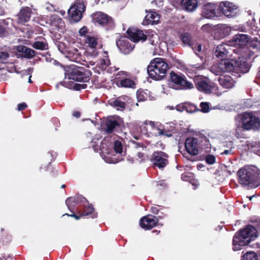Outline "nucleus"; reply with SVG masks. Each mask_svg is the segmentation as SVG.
Returning a JSON list of instances; mask_svg holds the SVG:
<instances>
[{
  "instance_id": "25",
  "label": "nucleus",
  "mask_w": 260,
  "mask_h": 260,
  "mask_svg": "<svg viewBox=\"0 0 260 260\" xmlns=\"http://www.w3.org/2000/svg\"><path fill=\"white\" fill-rule=\"evenodd\" d=\"M17 51L24 54V57L27 58H32L35 55V51L24 46H18Z\"/></svg>"
},
{
  "instance_id": "47",
  "label": "nucleus",
  "mask_w": 260,
  "mask_h": 260,
  "mask_svg": "<svg viewBox=\"0 0 260 260\" xmlns=\"http://www.w3.org/2000/svg\"><path fill=\"white\" fill-rule=\"evenodd\" d=\"M71 212H72V214H71L66 213V214H63L62 216L67 215V216H68L72 217L75 218V219L76 220H78V219H80L82 217L80 213H78L79 215H77V214H76L75 213L74 210H73Z\"/></svg>"
},
{
  "instance_id": "45",
  "label": "nucleus",
  "mask_w": 260,
  "mask_h": 260,
  "mask_svg": "<svg viewBox=\"0 0 260 260\" xmlns=\"http://www.w3.org/2000/svg\"><path fill=\"white\" fill-rule=\"evenodd\" d=\"M185 108L186 103H184L177 105L176 106L175 109L177 111L179 112H183L184 111H185Z\"/></svg>"
},
{
  "instance_id": "36",
  "label": "nucleus",
  "mask_w": 260,
  "mask_h": 260,
  "mask_svg": "<svg viewBox=\"0 0 260 260\" xmlns=\"http://www.w3.org/2000/svg\"><path fill=\"white\" fill-rule=\"evenodd\" d=\"M181 81V83L180 84L178 89H190L193 88V85L192 83L188 81L185 77Z\"/></svg>"
},
{
  "instance_id": "52",
  "label": "nucleus",
  "mask_w": 260,
  "mask_h": 260,
  "mask_svg": "<svg viewBox=\"0 0 260 260\" xmlns=\"http://www.w3.org/2000/svg\"><path fill=\"white\" fill-rule=\"evenodd\" d=\"M211 29V26L208 24H204L202 27V29L203 31H209Z\"/></svg>"
},
{
  "instance_id": "21",
  "label": "nucleus",
  "mask_w": 260,
  "mask_h": 260,
  "mask_svg": "<svg viewBox=\"0 0 260 260\" xmlns=\"http://www.w3.org/2000/svg\"><path fill=\"white\" fill-rule=\"evenodd\" d=\"M105 125L106 127L105 131L108 134H112L116 127L120 126L119 122L114 118L107 119L106 121Z\"/></svg>"
},
{
  "instance_id": "13",
  "label": "nucleus",
  "mask_w": 260,
  "mask_h": 260,
  "mask_svg": "<svg viewBox=\"0 0 260 260\" xmlns=\"http://www.w3.org/2000/svg\"><path fill=\"white\" fill-rule=\"evenodd\" d=\"M140 225L145 230H150L158 224V218L156 216L148 214L141 218Z\"/></svg>"
},
{
  "instance_id": "60",
  "label": "nucleus",
  "mask_w": 260,
  "mask_h": 260,
  "mask_svg": "<svg viewBox=\"0 0 260 260\" xmlns=\"http://www.w3.org/2000/svg\"><path fill=\"white\" fill-rule=\"evenodd\" d=\"M33 72V68H29L27 69L28 74H31Z\"/></svg>"
},
{
  "instance_id": "35",
  "label": "nucleus",
  "mask_w": 260,
  "mask_h": 260,
  "mask_svg": "<svg viewBox=\"0 0 260 260\" xmlns=\"http://www.w3.org/2000/svg\"><path fill=\"white\" fill-rule=\"evenodd\" d=\"M159 15L155 12L151 11L145 17L147 21L153 23L159 21Z\"/></svg>"
},
{
  "instance_id": "59",
  "label": "nucleus",
  "mask_w": 260,
  "mask_h": 260,
  "mask_svg": "<svg viewBox=\"0 0 260 260\" xmlns=\"http://www.w3.org/2000/svg\"><path fill=\"white\" fill-rule=\"evenodd\" d=\"M73 115L76 118H79L81 116V113L79 111H74L73 113Z\"/></svg>"
},
{
  "instance_id": "23",
  "label": "nucleus",
  "mask_w": 260,
  "mask_h": 260,
  "mask_svg": "<svg viewBox=\"0 0 260 260\" xmlns=\"http://www.w3.org/2000/svg\"><path fill=\"white\" fill-rule=\"evenodd\" d=\"M184 76L185 75L182 73L178 74L172 71L170 74V82L177 86L176 89H178L179 86Z\"/></svg>"
},
{
  "instance_id": "7",
  "label": "nucleus",
  "mask_w": 260,
  "mask_h": 260,
  "mask_svg": "<svg viewBox=\"0 0 260 260\" xmlns=\"http://www.w3.org/2000/svg\"><path fill=\"white\" fill-rule=\"evenodd\" d=\"M242 128L246 131H258L260 128V118L251 112H244L239 115Z\"/></svg>"
},
{
  "instance_id": "40",
  "label": "nucleus",
  "mask_w": 260,
  "mask_h": 260,
  "mask_svg": "<svg viewBox=\"0 0 260 260\" xmlns=\"http://www.w3.org/2000/svg\"><path fill=\"white\" fill-rule=\"evenodd\" d=\"M194 177V174L191 172H184L181 175V179L183 181L189 182L192 180Z\"/></svg>"
},
{
  "instance_id": "26",
  "label": "nucleus",
  "mask_w": 260,
  "mask_h": 260,
  "mask_svg": "<svg viewBox=\"0 0 260 260\" xmlns=\"http://www.w3.org/2000/svg\"><path fill=\"white\" fill-rule=\"evenodd\" d=\"M233 41L235 42V45L240 46H244L247 43L248 38L246 35L237 34L234 36Z\"/></svg>"
},
{
  "instance_id": "24",
  "label": "nucleus",
  "mask_w": 260,
  "mask_h": 260,
  "mask_svg": "<svg viewBox=\"0 0 260 260\" xmlns=\"http://www.w3.org/2000/svg\"><path fill=\"white\" fill-rule=\"evenodd\" d=\"M137 98L138 102L151 100L150 91L147 89H139L137 92Z\"/></svg>"
},
{
  "instance_id": "54",
  "label": "nucleus",
  "mask_w": 260,
  "mask_h": 260,
  "mask_svg": "<svg viewBox=\"0 0 260 260\" xmlns=\"http://www.w3.org/2000/svg\"><path fill=\"white\" fill-rule=\"evenodd\" d=\"M133 144L134 145V147L135 148L143 147V144L142 143L134 142Z\"/></svg>"
},
{
  "instance_id": "42",
  "label": "nucleus",
  "mask_w": 260,
  "mask_h": 260,
  "mask_svg": "<svg viewBox=\"0 0 260 260\" xmlns=\"http://www.w3.org/2000/svg\"><path fill=\"white\" fill-rule=\"evenodd\" d=\"M199 110L197 107L193 104L186 103L185 111L188 113H193Z\"/></svg>"
},
{
  "instance_id": "12",
  "label": "nucleus",
  "mask_w": 260,
  "mask_h": 260,
  "mask_svg": "<svg viewBox=\"0 0 260 260\" xmlns=\"http://www.w3.org/2000/svg\"><path fill=\"white\" fill-rule=\"evenodd\" d=\"M202 140L194 137H188L185 141V148L186 151L191 155L198 154L200 149V142Z\"/></svg>"
},
{
  "instance_id": "44",
  "label": "nucleus",
  "mask_w": 260,
  "mask_h": 260,
  "mask_svg": "<svg viewBox=\"0 0 260 260\" xmlns=\"http://www.w3.org/2000/svg\"><path fill=\"white\" fill-rule=\"evenodd\" d=\"M205 161L209 165H212L215 162V157L212 154H208L205 157Z\"/></svg>"
},
{
  "instance_id": "5",
  "label": "nucleus",
  "mask_w": 260,
  "mask_h": 260,
  "mask_svg": "<svg viewBox=\"0 0 260 260\" xmlns=\"http://www.w3.org/2000/svg\"><path fill=\"white\" fill-rule=\"evenodd\" d=\"M169 69L168 64L161 58H155L151 61L147 67V72L149 77L155 80L163 79L167 75Z\"/></svg>"
},
{
  "instance_id": "43",
  "label": "nucleus",
  "mask_w": 260,
  "mask_h": 260,
  "mask_svg": "<svg viewBox=\"0 0 260 260\" xmlns=\"http://www.w3.org/2000/svg\"><path fill=\"white\" fill-rule=\"evenodd\" d=\"M200 107L201 109L200 111L203 113H207L209 111V105L207 102H201L200 104Z\"/></svg>"
},
{
  "instance_id": "4",
  "label": "nucleus",
  "mask_w": 260,
  "mask_h": 260,
  "mask_svg": "<svg viewBox=\"0 0 260 260\" xmlns=\"http://www.w3.org/2000/svg\"><path fill=\"white\" fill-rule=\"evenodd\" d=\"M229 73H231L233 77L229 75V89L232 88L236 83V80L240 76V73H245L248 71L249 67L245 61L240 58L238 60L229 58Z\"/></svg>"
},
{
  "instance_id": "6",
  "label": "nucleus",
  "mask_w": 260,
  "mask_h": 260,
  "mask_svg": "<svg viewBox=\"0 0 260 260\" xmlns=\"http://www.w3.org/2000/svg\"><path fill=\"white\" fill-rule=\"evenodd\" d=\"M223 6L226 8L228 7L227 1L222 2L220 6L217 7L214 4H207L204 6L202 15L204 17L208 19L213 18L215 17H220L222 14L228 16L226 10L223 9Z\"/></svg>"
},
{
  "instance_id": "20",
  "label": "nucleus",
  "mask_w": 260,
  "mask_h": 260,
  "mask_svg": "<svg viewBox=\"0 0 260 260\" xmlns=\"http://www.w3.org/2000/svg\"><path fill=\"white\" fill-rule=\"evenodd\" d=\"M226 44H221L218 45L215 51V55L220 59H228V50Z\"/></svg>"
},
{
  "instance_id": "49",
  "label": "nucleus",
  "mask_w": 260,
  "mask_h": 260,
  "mask_svg": "<svg viewBox=\"0 0 260 260\" xmlns=\"http://www.w3.org/2000/svg\"><path fill=\"white\" fill-rule=\"evenodd\" d=\"M7 34V31L5 27L0 25V37H4Z\"/></svg>"
},
{
  "instance_id": "16",
  "label": "nucleus",
  "mask_w": 260,
  "mask_h": 260,
  "mask_svg": "<svg viewBox=\"0 0 260 260\" xmlns=\"http://www.w3.org/2000/svg\"><path fill=\"white\" fill-rule=\"evenodd\" d=\"M83 210L79 209L78 211V213H80L81 217L85 216H90L92 218H95L98 217V213L94 211V209L92 204L88 203L83 206Z\"/></svg>"
},
{
  "instance_id": "32",
  "label": "nucleus",
  "mask_w": 260,
  "mask_h": 260,
  "mask_svg": "<svg viewBox=\"0 0 260 260\" xmlns=\"http://www.w3.org/2000/svg\"><path fill=\"white\" fill-rule=\"evenodd\" d=\"M72 7L83 13L86 9V2L84 0H76Z\"/></svg>"
},
{
  "instance_id": "58",
  "label": "nucleus",
  "mask_w": 260,
  "mask_h": 260,
  "mask_svg": "<svg viewBox=\"0 0 260 260\" xmlns=\"http://www.w3.org/2000/svg\"><path fill=\"white\" fill-rule=\"evenodd\" d=\"M145 125L149 124L152 128H153L155 126V124L154 122H152L151 121H146L144 123Z\"/></svg>"
},
{
  "instance_id": "37",
  "label": "nucleus",
  "mask_w": 260,
  "mask_h": 260,
  "mask_svg": "<svg viewBox=\"0 0 260 260\" xmlns=\"http://www.w3.org/2000/svg\"><path fill=\"white\" fill-rule=\"evenodd\" d=\"M180 38L184 44L189 46H192L191 36L188 32H184L181 35Z\"/></svg>"
},
{
  "instance_id": "17",
  "label": "nucleus",
  "mask_w": 260,
  "mask_h": 260,
  "mask_svg": "<svg viewBox=\"0 0 260 260\" xmlns=\"http://www.w3.org/2000/svg\"><path fill=\"white\" fill-rule=\"evenodd\" d=\"M159 135H165L168 137H171L173 134L177 133V129L174 123H166L163 127L162 129H159Z\"/></svg>"
},
{
  "instance_id": "9",
  "label": "nucleus",
  "mask_w": 260,
  "mask_h": 260,
  "mask_svg": "<svg viewBox=\"0 0 260 260\" xmlns=\"http://www.w3.org/2000/svg\"><path fill=\"white\" fill-rule=\"evenodd\" d=\"M194 82L197 89L203 93L209 94L211 93L215 88L213 82L208 81L201 76H196L194 78Z\"/></svg>"
},
{
  "instance_id": "3",
  "label": "nucleus",
  "mask_w": 260,
  "mask_h": 260,
  "mask_svg": "<svg viewBox=\"0 0 260 260\" xmlns=\"http://www.w3.org/2000/svg\"><path fill=\"white\" fill-rule=\"evenodd\" d=\"M256 230L251 225H247L243 230L235 234L233 240V249L240 250L257 237Z\"/></svg>"
},
{
  "instance_id": "46",
  "label": "nucleus",
  "mask_w": 260,
  "mask_h": 260,
  "mask_svg": "<svg viewBox=\"0 0 260 260\" xmlns=\"http://www.w3.org/2000/svg\"><path fill=\"white\" fill-rule=\"evenodd\" d=\"M56 45L59 51L62 53H63L66 51V46L64 43L61 42H58Z\"/></svg>"
},
{
  "instance_id": "55",
  "label": "nucleus",
  "mask_w": 260,
  "mask_h": 260,
  "mask_svg": "<svg viewBox=\"0 0 260 260\" xmlns=\"http://www.w3.org/2000/svg\"><path fill=\"white\" fill-rule=\"evenodd\" d=\"M189 182L194 186L197 187L199 185V183L197 180H196L194 177L192 178V180L190 181Z\"/></svg>"
},
{
  "instance_id": "30",
  "label": "nucleus",
  "mask_w": 260,
  "mask_h": 260,
  "mask_svg": "<svg viewBox=\"0 0 260 260\" xmlns=\"http://www.w3.org/2000/svg\"><path fill=\"white\" fill-rule=\"evenodd\" d=\"M104 53L105 54L104 56L105 58L100 59L98 63L99 68L103 71L105 70L110 64V60L108 56V52L105 51Z\"/></svg>"
},
{
  "instance_id": "57",
  "label": "nucleus",
  "mask_w": 260,
  "mask_h": 260,
  "mask_svg": "<svg viewBox=\"0 0 260 260\" xmlns=\"http://www.w3.org/2000/svg\"><path fill=\"white\" fill-rule=\"evenodd\" d=\"M138 157L140 158V161H142L144 160V154L142 152H138L137 153Z\"/></svg>"
},
{
  "instance_id": "2",
  "label": "nucleus",
  "mask_w": 260,
  "mask_h": 260,
  "mask_svg": "<svg viewBox=\"0 0 260 260\" xmlns=\"http://www.w3.org/2000/svg\"><path fill=\"white\" fill-rule=\"evenodd\" d=\"M239 183L243 186L255 188L260 185V170L254 166H246L237 173Z\"/></svg>"
},
{
  "instance_id": "63",
  "label": "nucleus",
  "mask_w": 260,
  "mask_h": 260,
  "mask_svg": "<svg viewBox=\"0 0 260 260\" xmlns=\"http://www.w3.org/2000/svg\"><path fill=\"white\" fill-rule=\"evenodd\" d=\"M31 76L30 75V76H29V79H28V82H29V83H32L31 80V79H30V78H31Z\"/></svg>"
},
{
  "instance_id": "64",
  "label": "nucleus",
  "mask_w": 260,
  "mask_h": 260,
  "mask_svg": "<svg viewBox=\"0 0 260 260\" xmlns=\"http://www.w3.org/2000/svg\"><path fill=\"white\" fill-rule=\"evenodd\" d=\"M223 153L225 154H228V150H225Z\"/></svg>"
},
{
  "instance_id": "22",
  "label": "nucleus",
  "mask_w": 260,
  "mask_h": 260,
  "mask_svg": "<svg viewBox=\"0 0 260 260\" xmlns=\"http://www.w3.org/2000/svg\"><path fill=\"white\" fill-rule=\"evenodd\" d=\"M118 87L125 88H135V82L130 78H124L118 79L116 83Z\"/></svg>"
},
{
  "instance_id": "38",
  "label": "nucleus",
  "mask_w": 260,
  "mask_h": 260,
  "mask_svg": "<svg viewBox=\"0 0 260 260\" xmlns=\"http://www.w3.org/2000/svg\"><path fill=\"white\" fill-rule=\"evenodd\" d=\"M86 43L88 44V46L92 49H94L97 45L96 39L91 36H88L87 37Z\"/></svg>"
},
{
  "instance_id": "39",
  "label": "nucleus",
  "mask_w": 260,
  "mask_h": 260,
  "mask_svg": "<svg viewBox=\"0 0 260 260\" xmlns=\"http://www.w3.org/2000/svg\"><path fill=\"white\" fill-rule=\"evenodd\" d=\"M217 174H218L219 176H226L228 174L227 166L224 164H221L217 171Z\"/></svg>"
},
{
  "instance_id": "61",
  "label": "nucleus",
  "mask_w": 260,
  "mask_h": 260,
  "mask_svg": "<svg viewBox=\"0 0 260 260\" xmlns=\"http://www.w3.org/2000/svg\"><path fill=\"white\" fill-rule=\"evenodd\" d=\"M202 49V45H199L198 46V50L199 51H200Z\"/></svg>"
},
{
  "instance_id": "28",
  "label": "nucleus",
  "mask_w": 260,
  "mask_h": 260,
  "mask_svg": "<svg viewBox=\"0 0 260 260\" xmlns=\"http://www.w3.org/2000/svg\"><path fill=\"white\" fill-rule=\"evenodd\" d=\"M183 5L186 11L192 12L198 6L197 0H183Z\"/></svg>"
},
{
  "instance_id": "29",
  "label": "nucleus",
  "mask_w": 260,
  "mask_h": 260,
  "mask_svg": "<svg viewBox=\"0 0 260 260\" xmlns=\"http://www.w3.org/2000/svg\"><path fill=\"white\" fill-rule=\"evenodd\" d=\"M68 14L71 18L76 22L79 21L82 18V13L79 12L75 9L74 7H71L68 11Z\"/></svg>"
},
{
  "instance_id": "48",
  "label": "nucleus",
  "mask_w": 260,
  "mask_h": 260,
  "mask_svg": "<svg viewBox=\"0 0 260 260\" xmlns=\"http://www.w3.org/2000/svg\"><path fill=\"white\" fill-rule=\"evenodd\" d=\"M27 107V105L25 103H21L17 105V110L22 111L24 110Z\"/></svg>"
},
{
  "instance_id": "56",
  "label": "nucleus",
  "mask_w": 260,
  "mask_h": 260,
  "mask_svg": "<svg viewBox=\"0 0 260 260\" xmlns=\"http://www.w3.org/2000/svg\"><path fill=\"white\" fill-rule=\"evenodd\" d=\"M79 33L82 36L85 35L87 33L86 28L85 27H84L81 28L79 30Z\"/></svg>"
},
{
  "instance_id": "19",
  "label": "nucleus",
  "mask_w": 260,
  "mask_h": 260,
  "mask_svg": "<svg viewBox=\"0 0 260 260\" xmlns=\"http://www.w3.org/2000/svg\"><path fill=\"white\" fill-rule=\"evenodd\" d=\"M123 96H120L115 99H111L108 101L109 104L115 108L117 110L123 111L126 107V103L122 101L121 99H123ZM124 100V98H123Z\"/></svg>"
},
{
  "instance_id": "62",
  "label": "nucleus",
  "mask_w": 260,
  "mask_h": 260,
  "mask_svg": "<svg viewBox=\"0 0 260 260\" xmlns=\"http://www.w3.org/2000/svg\"><path fill=\"white\" fill-rule=\"evenodd\" d=\"M200 139H202V140H204L205 141H206V140H207V138L206 137H201L200 138Z\"/></svg>"
},
{
  "instance_id": "33",
  "label": "nucleus",
  "mask_w": 260,
  "mask_h": 260,
  "mask_svg": "<svg viewBox=\"0 0 260 260\" xmlns=\"http://www.w3.org/2000/svg\"><path fill=\"white\" fill-rule=\"evenodd\" d=\"M241 260H258V256L255 252L252 251L242 252Z\"/></svg>"
},
{
  "instance_id": "51",
  "label": "nucleus",
  "mask_w": 260,
  "mask_h": 260,
  "mask_svg": "<svg viewBox=\"0 0 260 260\" xmlns=\"http://www.w3.org/2000/svg\"><path fill=\"white\" fill-rule=\"evenodd\" d=\"M87 203H88V201L84 197H83V199H80V200H78V205L81 204L83 206H84V205H85V204H87Z\"/></svg>"
},
{
  "instance_id": "10",
  "label": "nucleus",
  "mask_w": 260,
  "mask_h": 260,
  "mask_svg": "<svg viewBox=\"0 0 260 260\" xmlns=\"http://www.w3.org/2000/svg\"><path fill=\"white\" fill-rule=\"evenodd\" d=\"M168 157V154L161 151L154 152L151 158L153 167L163 170L169 164Z\"/></svg>"
},
{
  "instance_id": "53",
  "label": "nucleus",
  "mask_w": 260,
  "mask_h": 260,
  "mask_svg": "<svg viewBox=\"0 0 260 260\" xmlns=\"http://www.w3.org/2000/svg\"><path fill=\"white\" fill-rule=\"evenodd\" d=\"M156 217L158 218V222L159 221V219H161L166 217V214L161 211L159 212V213L158 215H156Z\"/></svg>"
},
{
  "instance_id": "41",
  "label": "nucleus",
  "mask_w": 260,
  "mask_h": 260,
  "mask_svg": "<svg viewBox=\"0 0 260 260\" xmlns=\"http://www.w3.org/2000/svg\"><path fill=\"white\" fill-rule=\"evenodd\" d=\"M113 148L116 153H121L123 149L121 142L119 140H116L114 143Z\"/></svg>"
},
{
  "instance_id": "34",
  "label": "nucleus",
  "mask_w": 260,
  "mask_h": 260,
  "mask_svg": "<svg viewBox=\"0 0 260 260\" xmlns=\"http://www.w3.org/2000/svg\"><path fill=\"white\" fill-rule=\"evenodd\" d=\"M33 48L40 50H45L48 49V45L46 40L43 41H35L32 45Z\"/></svg>"
},
{
  "instance_id": "50",
  "label": "nucleus",
  "mask_w": 260,
  "mask_h": 260,
  "mask_svg": "<svg viewBox=\"0 0 260 260\" xmlns=\"http://www.w3.org/2000/svg\"><path fill=\"white\" fill-rule=\"evenodd\" d=\"M150 211L155 215H158L160 211V209L156 206H152L150 208Z\"/></svg>"
},
{
  "instance_id": "31",
  "label": "nucleus",
  "mask_w": 260,
  "mask_h": 260,
  "mask_svg": "<svg viewBox=\"0 0 260 260\" xmlns=\"http://www.w3.org/2000/svg\"><path fill=\"white\" fill-rule=\"evenodd\" d=\"M218 63L217 70L220 74H225L228 72V59H220Z\"/></svg>"
},
{
  "instance_id": "15",
  "label": "nucleus",
  "mask_w": 260,
  "mask_h": 260,
  "mask_svg": "<svg viewBox=\"0 0 260 260\" xmlns=\"http://www.w3.org/2000/svg\"><path fill=\"white\" fill-rule=\"evenodd\" d=\"M32 14L31 8L29 7H22L17 15L18 23L23 24L29 21L31 15Z\"/></svg>"
},
{
  "instance_id": "27",
  "label": "nucleus",
  "mask_w": 260,
  "mask_h": 260,
  "mask_svg": "<svg viewBox=\"0 0 260 260\" xmlns=\"http://www.w3.org/2000/svg\"><path fill=\"white\" fill-rule=\"evenodd\" d=\"M240 9L234 3L229 2V18L237 17L240 14Z\"/></svg>"
},
{
  "instance_id": "8",
  "label": "nucleus",
  "mask_w": 260,
  "mask_h": 260,
  "mask_svg": "<svg viewBox=\"0 0 260 260\" xmlns=\"http://www.w3.org/2000/svg\"><path fill=\"white\" fill-rule=\"evenodd\" d=\"M92 21L103 26H106L108 29L114 27L115 22L113 19L107 14L101 12H98L92 15Z\"/></svg>"
},
{
  "instance_id": "1",
  "label": "nucleus",
  "mask_w": 260,
  "mask_h": 260,
  "mask_svg": "<svg viewBox=\"0 0 260 260\" xmlns=\"http://www.w3.org/2000/svg\"><path fill=\"white\" fill-rule=\"evenodd\" d=\"M91 74V72L89 70L74 64L68 66L64 68L66 78L83 83L82 84L72 83L71 84V87L69 88L76 91H80L87 88V85L85 83L89 81Z\"/></svg>"
},
{
  "instance_id": "11",
  "label": "nucleus",
  "mask_w": 260,
  "mask_h": 260,
  "mask_svg": "<svg viewBox=\"0 0 260 260\" xmlns=\"http://www.w3.org/2000/svg\"><path fill=\"white\" fill-rule=\"evenodd\" d=\"M120 52L125 55L129 54L134 49L135 45L125 36H121L116 42Z\"/></svg>"
},
{
  "instance_id": "18",
  "label": "nucleus",
  "mask_w": 260,
  "mask_h": 260,
  "mask_svg": "<svg viewBox=\"0 0 260 260\" xmlns=\"http://www.w3.org/2000/svg\"><path fill=\"white\" fill-rule=\"evenodd\" d=\"M80 198L83 199V196L79 194L67 198L66 201V204L70 211L75 210L76 206L78 205V200H80Z\"/></svg>"
},
{
  "instance_id": "14",
  "label": "nucleus",
  "mask_w": 260,
  "mask_h": 260,
  "mask_svg": "<svg viewBox=\"0 0 260 260\" xmlns=\"http://www.w3.org/2000/svg\"><path fill=\"white\" fill-rule=\"evenodd\" d=\"M128 38L133 42L137 43L141 41L144 42L147 39L148 36L144 34L143 30L135 28L129 27L126 31Z\"/></svg>"
}]
</instances>
